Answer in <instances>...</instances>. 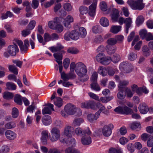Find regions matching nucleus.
Here are the masks:
<instances>
[{"label":"nucleus","mask_w":153,"mask_h":153,"mask_svg":"<svg viewBox=\"0 0 153 153\" xmlns=\"http://www.w3.org/2000/svg\"><path fill=\"white\" fill-rule=\"evenodd\" d=\"M127 3L134 10H142L145 7L143 0H128Z\"/></svg>","instance_id":"1"},{"label":"nucleus","mask_w":153,"mask_h":153,"mask_svg":"<svg viewBox=\"0 0 153 153\" xmlns=\"http://www.w3.org/2000/svg\"><path fill=\"white\" fill-rule=\"evenodd\" d=\"M58 17H56L54 20L49 21L48 23V26L51 29L56 30L58 32L60 33L63 30V26L57 22Z\"/></svg>","instance_id":"2"},{"label":"nucleus","mask_w":153,"mask_h":153,"mask_svg":"<svg viewBox=\"0 0 153 153\" xmlns=\"http://www.w3.org/2000/svg\"><path fill=\"white\" fill-rule=\"evenodd\" d=\"M64 110L67 114L69 115H74L77 112H79L80 114L82 113L79 108H76L74 105L71 103L65 105Z\"/></svg>","instance_id":"3"},{"label":"nucleus","mask_w":153,"mask_h":153,"mask_svg":"<svg viewBox=\"0 0 153 153\" xmlns=\"http://www.w3.org/2000/svg\"><path fill=\"white\" fill-rule=\"evenodd\" d=\"M14 44H17L19 46L20 50L22 53H25L26 52L28 49V47L29 45L28 40H25L24 41V45L22 42L20 40L17 39H15L13 40Z\"/></svg>","instance_id":"4"},{"label":"nucleus","mask_w":153,"mask_h":153,"mask_svg":"<svg viewBox=\"0 0 153 153\" xmlns=\"http://www.w3.org/2000/svg\"><path fill=\"white\" fill-rule=\"evenodd\" d=\"M79 36V32L76 30H72L71 32H68L65 33L64 38L65 40L67 41H69L71 39L74 40L78 39Z\"/></svg>","instance_id":"5"},{"label":"nucleus","mask_w":153,"mask_h":153,"mask_svg":"<svg viewBox=\"0 0 153 153\" xmlns=\"http://www.w3.org/2000/svg\"><path fill=\"white\" fill-rule=\"evenodd\" d=\"M114 111L118 113L122 114L128 115L131 114L133 112L132 110L126 105L118 106L115 108Z\"/></svg>","instance_id":"6"},{"label":"nucleus","mask_w":153,"mask_h":153,"mask_svg":"<svg viewBox=\"0 0 153 153\" xmlns=\"http://www.w3.org/2000/svg\"><path fill=\"white\" fill-rule=\"evenodd\" d=\"M51 134L50 136V139L52 142L58 140L60 137V132L59 129L56 127H53L51 131Z\"/></svg>","instance_id":"7"},{"label":"nucleus","mask_w":153,"mask_h":153,"mask_svg":"<svg viewBox=\"0 0 153 153\" xmlns=\"http://www.w3.org/2000/svg\"><path fill=\"white\" fill-rule=\"evenodd\" d=\"M75 72L77 75L84 74H87V68L83 63L78 62L76 63Z\"/></svg>","instance_id":"8"},{"label":"nucleus","mask_w":153,"mask_h":153,"mask_svg":"<svg viewBox=\"0 0 153 153\" xmlns=\"http://www.w3.org/2000/svg\"><path fill=\"white\" fill-rule=\"evenodd\" d=\"M97 3V0H93L92 4L89 7V11L88 13L89 15L94 17L96 14V9Z\"/></svg>","instance_id":"9"},{"label":"nucleus","mask_w":153,"mask_h":153,"mask_svg":"<svg viewBox=\"0 0 153 153\" xmlns=\"http://www.w3.org/2000/svg\"><path fill=\"white\" fill-rule=\"evenodd\" d=\"M113 128L114 126L111 124L105 126L102 129L103 135L105 137L109 136L112 133L111 128Z\"/></svg>","instance_id":"10"},{"label":"nucleus","mask_w":153,"mask_h":153,"mask_svg":"<svg viewBox=\"0 0 153 153\" xmlns=\"http://www.w3.org/2000/svg\"><path fill=\"white\" fill-rule=\"evenodd\" d=\"M19 51L18 47L15 44L14 45H9L8 47L7 52L11 56H15Z\"/></svg>","instance_id":"11"},{"label":"nucleus","mask_w":153,"mask_h":153,"mask_svg":"<svg viewBox=\"0 0 153 153\" xmlns=\"http://www.w3.org/2000/svg\"><path fill=\"white\" fill-rule=\"evenodd\" d=\"M74 134H76L77 135L81 136V135H84L87 134L88 135H90L91 134V132L88 128H87L83 131L80 127L76 128L74 130Z\"/></svg>","instance_id":"12"},{"label":"nucleus","mask_w":153,"mask_h":153,"mask_svg":"<svg viewBox=\"0 0 153 153\" xmlns=\"http://www.w3.org/2000/svg\"><path fill=\"white\" fill-rule=\"evenodd\" d=\"M119 68L121 69L124 70V73H128L132 71V68L131 66L128 63L123 62L121 63L119 66Z\"/></svg>","instance_id":"13"},{"label":"nucleus","mask_w":153,"mask_h":153,"mask_svg":"<svg viewBox=\"0 0 153 153\" xmlns=\"http://www.w3.org/2000/svg\"><path fill=\"white\" fill-rule=\"evenodd\" d=\"M73 22V17L69 15L64 19L63 23L65 27L69 28L71 27V23Z\"/></svg>","instance_id":"14"},{"label":"nucleus","mask_w":153,"mask_h":153,"mask_svg":"<svg viewBox=\"0 0 153 153\" xmlns=\"http://www.w3.org/2000/svg\"><path fill=\"white\" fill-rule=\"evenodd\" d=\"M64 133L65 135L68 137H71L74 135V129L72 127L68 126L64 129Z\"/></svg>","instance_id":"15"},{"label":"nucleus","mask_w":153,"mask_h":153,"mask_svg":"<svg viewBox=\"0 0 153 153\" xmlns=\"http://www.w3.org/2000/svg\"><path fill=\"white\" fill-rule=\"evenodd\" d=\"M111 13L110 15L111 19L114 22L118 21V18L119 16L118 11L115 8H112L111 10Z\"/></svg>","instance_id":"16"},{"label":"nucleus","mask_w":153,"mask_h":153,"mask_svg":"<svg viewBox=\"0 0 153 153\" xmlns=\"http://www.w3.org/2000/svg\"><path fill=\"white\" fill-rule=\"evenodd\" d=\"M41 142L43 145H46L47 143V139L48 138V130H43L41 132Z\"/></svg>","instance_id":"17"},{"label":"nucleus","mask_w":153,"mask_h":153,"mask_svg":"<svg viewBox=\"0 0 153 153\" xmlns=\"http://www.w3.org/2000/svg\"><path fill=\"white\" fill-rule=\"evenodd\" d=\"M48 107H46L42 110V114H51V110L54 111L53 105L51 103L47 104Z\"/></svg>","instance_id":"18"},{"label":"nucleus","mask_w":153,"mask_h":153,"mask_svg":"<svg viewBox=\"0 0 153 153\" xmlns=\"http://www.w3.org/2000/svg\"><path fill=\"white\" fill-rule=\"evenodd\" d=\"M89 135H85L82 137L81 139V142L83 145H89L91 143V138Z\"/></svg>","instance_id":"19"},{"label":"nucleus","mask_w":153,"mask_h":153,"mask_svg":"<svg viewBox=\"0 0 153 153\" xmlns=\"http://www.w3.org/2000/svg\"><path fill=\"white\" fill-rule=\"evenodd\" d=\"M138 108L140 113L143 114H146L148 111V107L144 103L140 104Z\"/></svg>","instance_id":"20"},{"label":"nucleus","mask_w":153,"mask_h":153,"mask_svg":"<svg viewBox=\"0 0 153 153\" xmlns=\"http://www.w3.org/2000/svg\"><path fill=\"white\" fill-rule=\"evenodd\" d=\"M5 135L7 138L10 140H14L16 136L14 132L10 130H7L5 132Z\"/></svg>","instance_id":"21"},{"label":"nucleus","mask_w":153,"mask_h":153,"mask_svg":"<svg viewBox=\"0 0 153 153\" xmlns=\"http://www.w3.org/2000/svg\"><path fill=\"white\" fill-rule=\"evenodd\" d=\"M132 22V19L130 17L125 19L124 23L126 24L125 32L127 34L128 33V32L129 28L131 26Z\"/></svg>","instance_id":"22"},{"label":"nucleus","mask_w":153,"mask_h":153,"mask_svg":"<svg viewBox=\"0 0 153 153\" xmlns=\"http://www.w3.org/2000/svg\"><path fill=\"white\" fill-rule=\"evenodd\" d=\"M43 124L45 126L49 125L51 123V117L48 115L44 116L42 119Z\"/></svg>","instance_id":"23"},{"label":"nucleus","mask_w":153,"mask_h":153,"mask_svg":"<svg viewBox=\"0 0 153 153\" xmlns=\"http://www.w3.org/2000/svg\"><path fill=\"white\" fill-rule=\"evenodd\" d=\"M97 108H99L98 111L100 112H102V113L105 114H107L108 113V111L107 110L105 107L100 102L97 103Z\"/></svg>","instance_id":"24"},{"label":"nucleus","mask_w":153,"mask_h":153,"mask_svg":"<svg viewBox=\"0 0 153 153\" xmlns=\"http://www.w3.org/2000/svg\"><path fill=\"white\" fill-rule=\"evenodd\" d=\"M53 56L56 59V61L58 65L62 64V53H54L53 54Z\"/></svg>","instance_id":"25"},{"label":"nucleus","mask_w":153,"mask_h":153,"mask_svg":"<svg viewBox=\"0 0 153 153\" xmlns=\"http://www.w3.org/2000/svg\"><path fill=\"white\" fill-rule=\"evenodd\" d=\"M122 27L120 26L113 25L110 29V32L114 34H117L121 30Z\"/></svg>","instance_id":"26"},{"label":"nucleus","mask_w":153,"mask_h":153,"mask_svg":"<svg viewBox=\"0 0 153 153\" xmlns=\"http://www.w3.org/2000/svg\"><path fill=\"white\" fill-rule=\"evenodd\" d=\"M79 80L81 82H85L88 81L89 78L87 74H84L77 75Z\"/></svg>","instance_id":"27"},{"label":"nucleus","mask_w":153,"mask_h":153,"mask_svg":"<svg viewBox=\"0 0 153 153\" xmlns=\"http://www.w3.org/2000/svg\"><path fill=\"white\" fill-rule=\"evenodd\" d=\"M98 73L104 76H106L108 73V70L106 68L103 67H100L98 69Z\"/></svg>","instance_id":"28"},{"label":"nucleus","mask_w":153,"mask_h":153,"mask_svg":"<svg viewBox=\"0 0 153 153\" xmlns=\"http://www.w3.org/2000/svg\"><path fill=\"white\" fill-rule=\"evenodd\" d=\"M53 101L54 105L59 108L60 107L63 105L62 99L60 97H56Z\"/></svg>","instance_id":"29"},{"label":"nucleus","mask_w":153,"mask_h":153,"mask_svg":"<svg viewBox=\"0 0 153 153\" xmlns=\"http://www.w3.org/2000/svg\"><path fill=\"white\" fill-rule=\"evenodd\" d=\"M100 23L102 26L104 27H108L109 25L108 20L104 17H102L100 19Z\"/></svg>","instance_id":"30"},{"label":"nucleus","mask_w":153,"mask_h":153,"mask_svg":"<svg viewBox=\"0 0 153 153\" xmlns=\"http://www.w3.org/2000/svg\"><path fill=\"white\" fill-rule=\"evenodd\" d=\"M65 153H81L79 150L74 148L69 147L65 150Z\"/></svg>","instance_id":"31"},{"label":"nucleus","mask_w":153,"mask_h":153,"mask_svg":"<svg viewBox=\"0 0 153 153\" xmlns=\"http://www.w3.org/2000/svg\"><path fill=\"white\" fill-rule=\"evenodd\" d=\"M7 89L9 90H14L16 89V86L13 83L11 82H8L6 83Z\"/></svg>","instance_id":"32"},{"label":"nucleus","mask_w":153,"mask_h":153,"mask_svg":"<svg viewBox=\"0 0 153 153\" xmlns=\"http://www.w3.org/2000/svg\"><path fill=\"white\" fill-rule=\"evenodd\" d=\"M22 97L20 95L16 94L14 98V101L17 104L21 105L22 104Z\"/></svg>","instance_id":"33"},{"label":"nucleus","mask_w":153,"mask_h":153,"mask_svg":"<svg viewBox=\"0 0 153 153\" xmlns=\"http://www.w3.org/2000/svg\"><path fill=\"white\" fill-rule=\"evenodd\" d=\"M107 51L108 54H111L114 53L116 51V47L115 46L107 45Z\"/></svg>","instance_id":"34"},{"label":"nucleus","mask_w":153,"mask_h":153,"mask_svg":"<svg viewBox=\"0 0 153 153\" xmlns=\"http://www.w3.org/2000/svg\"><path fill=\"white\" fill-rule=\"evenodd\" d=\"M81 14L84 15L86 14L88 12V8L85 6L82 5L79 7V9Z\"/></svg>","instance_id":"35"},{"label":"nucleus","mask_w":153,"mask_h":153,"mask_svg":"<svg viewBox=\"0 0 153 153\" xmlns=\"http://www.w3.org/2000/svg\"><path fill=\"white\" fill-rule=\"evenodd\" d=\"M91 82L90 85L92 89L96 91H99L100 90V88L97 82Z\"/></svg>","instance_id":"36"},{"label":"nucleus","mask_w":153,"mask_h":153,"mask_svg":"<svg viewBox=\"0 0 153 153\" xmlns=\"http://www.w3.org/2000/svg\"><path fill=\"white\" fill-rule=\"evenodd\" d=\"M10 148L7 145H3L0 147V153H7L10 151Z\"/></svg>","instance_id":"37"},{"label":"nucleus","mask_w":153,"mask_h":153,"mask_svg":"<svg viewBox=\"0 0 153 153\" xmlns=\"http://www.w3.org/2000/svg\"><path fill=\"white\" fill-rule=\"evenodd\" d=\"M14 95L11 92L6 91L4 93L3 95V98L5 99H12Z\"/></svg>","instance_id":"38"},{"label":"nucleus","mask_w":153,"mask_h":153,"mask_svg":"<svg viewBox=\"0 0 153 153\" xmlns=\"http://www.w3.org/2000/svg\"><path fill=\"white\" fill-rule=\"evenodd\" d=\"M8 69L10 71L16 75L18 73L17 68L14 65H10L8 66Z\"/></svg>","instance_id":"39"},{"label":"nucleus","mask_w":153,"mask_h":153,"mask_svg":"<svg viewBox=\"0 0 153 153\" xmlns=\"http://www.w3.org/2000/svg\"><path fill=\"white\" fill-rule=\"evenodd\" d=\"M114 98V97L112 96L109 97H101L100 99V100L102 103H106Z\"/></svg>","instance_id":"40"},{"label":"nucleus","mask_w":153,"mask_h":153,"mask_svg":"<svg viewBox=\"0 0 153 153\" xmlns=\"http://www.w3.org/2000/svg\"><path fill=\"white\" fill-rule=\"evenodd\" d=\"M111 61V58L108 57H106L105 56L103 57L101 63L104 65H108L109 64Z\"/></svg>","instance_id":"41"},{"label":"nucleus","mask_w":153,"mask_h":153,"mask_svg":"<svg viewBox=\"0 0 153 153\" xmlns=\"http://www.w3.org/2000/svg\"><path fill=\"white\" fill-rule=\"evenodd\" d=\"M130 127L133 130H139L140 129L141 126L139 123L134 122L131 125Z\"/></svg>","instance_id":"42"},{"label":"nucleus","mask_w":153,"mask_h":153,"mask_svg":"<svg viewBox=\"0 0 153 153\" xmlns=\"http://www.w3.org/2000/svg\"><path fill=\"white\" fill-rule=\"evenodd\" d=\"M118 91L119 92L117 95V98L120 100L124 99L126 96V95L124 94V90L119 89Z\"/></svg>","instance_id":"43"},{"label":"nucleus","mask_w":153,"mask_h":153,"mask_svg":"<svg viewBox=\"0 0 153 153\" xmlns=\"http://www.w3.org/2000/svg\"><path fill=\"white\" fill-rule=\"evenodd\" d=\"M92 30L93 32L95 33H100L102 31L101 27L98 25L94 26L92 28Z\"/></svg>","instance_id":"44"},{"label":"nucleus","mask_w":153,"mask_h":153,"mask_svg":"<svg viewBox=\"0 0 153 153\" xmlns=\"http://www.w3.org/2000/svg\"><path fill=\"white\" fill-rule=\"evenodd\" d=\"M120 57L119 55L117 53H115L113 55L111 60L113 63H116L120 61Z\"/></svg>","instance_id":"45"},{"label":"nucleus","mask_w":153,"mask_h":153,"mask_svg":"<svg viewBox=\"0 0 153 153\" xmlns=\"http://www.w3.org/2000/svg\"><path fill=\"white\" fill-rule=\"evenodd\" d=\"M100 9L103 11H105L107 10V6L106 3L104 1L101 2L100 4Z\"/></svg>","instance_id":"46"},{"label":"nucleus","mask_w":153,"mask_h":153,"mask_svg":"<svg viewBox=\"0 0 153 153\" xmlns=\"http://www.w3.org/2000/svg\"><path fill=\"white\" fill-rule=\"evenodd\" d=\"M83 122V120L81 118L76 119L74 120L72 125L74 126H79Z\"/></svg>","instance_id":"47"},{"label":"nucleus","mask_w":153,"mask_h":153,"mask_svg":"<svg viewBox=\"0 0 153 153\" xmlns=\"http://www.w3.org/2000/svg\"><path fill=\"white\" fill-rule=\"evenodd\" d=\"M144 19L142 16H139L136 20V23L137 25L139 26L142 24L144 21Z\"/></svg>","instance_id":"48"},{"label":"nucleus","mask_w":153,"mask_h":153,"mask_svg":"<svg viewBox=\"0 0 153 153\" xmlns=\"http://www.w3.org/2000/svg\"><path fill=\"white\" fill-rule=\"evenodd\" d=\"M80 36L82 38L85 37L87 34V32L85 29L83 27H81L79 29Z\"/></svg>","instance_id":"49"},{"label":"nucleus","mask_w":153,"mask_h":153,"mask_svg":"<svg viewBox=\"0 0 153 153\" xmlns=\"http://www.w3.org/2000/svg\"><path fill=\"white\" fill-rule=\"evenodd\" d=\"M128 83V81L127 80H123L120 81L118 85L119 89H123V87L127 85Z\"/></svg>","instance_id":"50"},{"label":"nucleus","mask_w":153,"mask_h":153,"mask_svg":"<svg viewBox=\"0 0 153 153\" xmlns=\"http://www.w3.org/2000/svg\"><path fill=\"white\" fill-rule=\"evenodd\" d=\"M142 50L144 55L148 56L149 55L150 51L147 46H144L142 48Z\"/></svg>","instance_id":"51"},{"label":"nucleus","mask_w":153,"mask_h":153,"mask_svg":"<svg viewBox=\"0 0 153 153\" xmlns=\"http://www.w3.org/2000/svg\"><path fill=\"white\" fill-rule=\"evenodd\" d=\"M16 126V124L14 122H11L6 123L5 125V127L7 129H10L15 128Z\"/></svg>","instance_id":"52"},{"label":"nucleus","mask_w":153,"mask_h":153,"mask_svg":"<svg viewBox=\"0 0 153 153\" xmlns=\"http://www.w3.org/2000/svg\"><path fill=\"white\" fill-rule=\"evenodd\" d=\"M107 43L108 45L110 46H112L115 45L117 43V40L114 38H110L107 40Z\"/></svg>","instance_id":"53"},{"label":"nucleus","mask_w":153,"mask_h":153,"mask_svg":"<svg viewBox=\"0 0 153 153\" xmlns=\"http://www.w3.org/2000/svg\"><path fill=\"white\" fill-rule=\"evenodd\" d=\"M12 117L14 118H16L18 117L19 115V111L16 108L14 107L13 108L12 111Z\"/></svg>","instance_id":"54"},{"label":"nucleus","mask_w":153,"mask_h":153,"mask_svg":"<svg viewBox=\"0 0 153 153\" xmlns=\"http://www.w3.org/2000/svg\"><path fill=\"white\" fill-rule=\"evenodd\" d=\"M55 0H51L45 3L43 6L45 8H47L52 5L55 2Z\"/></svg>","instance_id":"55"},{"label":"nucleus","mask_w":153,"mask_h":153,"mask_svg":"<svg viewBox=\"0 0 153 153\" xmlns=\"http://www.w3.org/2000/svg\"><path fill=\"white\" fill-rule=\"evenodd\" d=\"M70 59L68 58H66L63 61V65L64 68L67 69L69 67L70 63Z\"/></svg>","instance_id":"56"},{"label":"nucleus","mask_w":153,"mask_h":153,"mask_svg":"<svg viewBox=\"0 0 153 153\" xmlns=\"http://www.w3.org/2000/svg\"><path fill=\"white\" fill-rule=\"evenodd\" d=\"M151 137H152L151 135L146 133H144L141 135V138L142 140L146 141Z\"/></svg>","instance_id":"57"},{"label":"nucleus","mask_w":153,"mask_h":153,"mask_svg":"<svg viewBox=\"0 0 153 153\" xmlns=\"http://www.w3.org/2000/svg\"><path fill=\"white\" fill-rule=\"evenodd\" d=\"M137 57V55L134 52H131L129 54L128 58L131 61H134Z\"/></svg>","instance_id":"58"},{"label":"nucleus","mask_w":153,"mask_h":153,"mask_svg":"<svg viewBox=\"0 0 153 153\" xmlns=\"http://www.w3.org/2000/svg\"><path fill=\"white\" fill-rule=\"evenodd\" d=\"M98 78V74L97 72H94L91 78V82H97V79Z\"/></svg>","instance_id":"59"},{"label":"nucleus","mask_w":153,"mask_h":153,"mask_svg":"<svg viewBox=\"0 0 153 153\" xmlns=\"http://www.w3.org/2000/svg\"><path fill=\"white\" fill-rule=\"evenodd\" d=\"M122 10L123 12V15L126 17H128L129 14L128 8L126 7H123L122 8Z\"/></svg>","instance_id":"60"},{"label":"nucleus","mask_w":153,"mask_h":153,"mask_svg":"<svg viewBox=\"0 0 153 153\" xmlns=\"http://www.w3.org/2000/svg\"><path fill=\"white\" fill-rule=\"evenodd\" d=\"M108 153H122V152L120 149L111 147L109 150Z\"/></svg>","instance_id":"61"},{"label":"nucleus","mask_w":153,"mask_h":153,"mask_svg":"<svg viewBox=\"0 0 153 153\" xmlns=\"http://www.w3.org/2000/svg\"><path fill=\"white\" fill-rule=\"evenodd\" d=\"M89 108H91L93 109L97 108V103H96L93 101H89Z\"/></svg>","instance_id":"62"},{"label":"nucleus","mask_w":153,"mask_h":153,"mask_svg":"<svg viewBox=\"0 0 153 153\" xmlns=\"http://www.w3.org/2000/svg\"><path fill=\"white\" fill-rule=\"evenodd\" d=\"M36 24V22L34 20H32L29 23L27 27L30 30H32Z\"/></svg>","instance_id":"63"},{"label":"nucleus","mask_w":153,"mask_h":153,"mask_svg":"<svg viewBox=\"0 0 153 153\" xmlns=\"http://www.w3.org/2000/svg\"><path fill=\"white\" fill-rule=\"evenodd\" d=\"M147 145L148 147H153V137L152 136L148 140Z\"/></svg>","instance_id":"64"}]
</instances>
